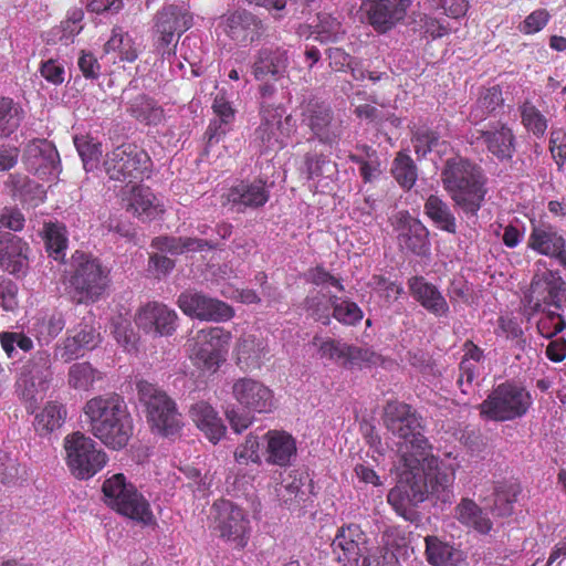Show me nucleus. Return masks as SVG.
<instances>
[{"mask_svg": "<svg viewBox=\"0 0 566 566\" xmlns=\"http://www.w3.org/2000/svg\"><path fill=\"white\" fill-rule=\"evenodd\" d=\"M306 172L308 179L318 181L332 179L337 172L336 164L323 156H308L306 158Z\"/></svg>", "mask_w": 566, "mask_h": 566, "instance_id": "nucleus-58", "label": "nucleus"}, {"mask_svg": "<svg viewBox=\"0 0 566 566\" xmlns=\"http://www.w3.org/2000/svg\"><path fill=\"white\" fill-rule=\"evenodd\" d=\"M333 316L340 323L346 325H355L363 318L360 307L348 300L334 297L332 300Z\"/></svg>", "mask_w": 566, "mask_h": 566, "instance_id": "nucleus-56", "label": "nucleus"}, {"mask_svg": "<svg viewBox=\"0 0 566 566\" xmlns=\"http://www.w3.org/2000/svg\"><path fill=\"white\" fill-rule=\"evenodd\" d=\"M424 211L439 229L455 233V218L442 199L437 196H430L424 203Z\"/></svg>", "mask_w": 566, "mask_h": 566, "instance_id": "nucleus-46", "label": "nucleus"}, {"mask_svg": "<svg viewBox=\"0 0 566 566\" xmlns=\"http://www.w3.org/2000/svg\"><path fill=\"white\" fill-rule=\"evenodd\" d=\"M177 304L184 314L200 321L226 322L234 316L230 305L200 292L181 293Z\"/></svg>", "mask_w": 566, "mask_h": 566, "instance_id": "nucleus-17", "label": "nucleus"}, {"mask_svg": "<svg viewBox=\"0 0 566 566\" xmlns=\"http://www.w3.org/2000/svg\"><path fill=\"white\" fill-rule=\"evenodd\" d=\"M522 123L528 132L536 136H543L547 129L545 117L530 103L522 106Z\"/></svg>", "mask_w": 566, "mask_h": 566, "instance_id": "nucleus-62", "label": "nucleus"}, {"mask_svg": "<svg viewBox=\"0 0 566 566\" xmlns=\"http://www.w3.org/2000/svg\"><path fill=\"white\" fill-rule=\"evenodd\" d=\"M264 461L269 465L287 468L297 457L296 439L284 430H269L264 437Z\"/></svg>", "mask_w": 566, "mask_h": 566, "instance_id": "nucleus-27", "label": "nucleus"}, {"mask_svg": "<svg viewBox=\"0 0 566 566\" xmlns=\"http://www.w3.org/2000/svg\"><path fill=\"white\" fill-rule=\"evenodd\" d=\"M455 464L441 462L436 469L419 465V469L402 465L398 484L390 490L387 500L392 509L410 520L411 506L428 499L450 503L453 496Z\"/></svg>", "mask_w": 566, "mask_h": 566, "instance_id": "nucleus-1", "label": "nucleus"}, {"mask_svg": "<svg viewBox=\"0 0 566 566\" xmlns=\"http://www.w3.org/2000/svg\"><path fill=\"white\" fill-rule=\"evenodd\" d=\"M517 491V488L513 484L496 488L494 493V512L501 516L510 515L513 512Z\"/></svg>", "mask_w": 566, "mask_h": 566, "instance_id": "nucleus-63", "label": "nucleus"}, {"mask_svg": "<svg viewBox=\"0 0 566 566\" xmlns=\"http://www.w3.org/2000/svg\"><path fill=\"white\" fill-rule=\"evenodd\" d=\"M488 149L499 159H510L514 154V136L504 124H497L491 130H481Z\"/></svg>", "mask_w": 566, "mask_h": 566, "instance_id": "nucleus-40", "label": "nucleus"}, {"mask_svg": "<svg viewBox=\"0 0 566 566\" xmlns=\"http://www.w3.org/2000/svg\"><path fill=\"white\" fill-rule=\"evenodd\" d=\"M137 389L151 429L165 437L176 436L182 422L175 401L164 390L148 381H139Z\"/></svg>", "mask_w": 566, "mask_h": 566, "instance_id": "nucleus-8", "label": "nucleus"}, {"mask_svg": "<svg viewBox=\"0 0 566 566\" xmlns=\"http://www.w3.org/2000/svg\"><path fill=\"white\" fill-rule=\"evenodd\" d=\"M66 464L71 473L86 480L94 476L107 463V454L97 443L82 432H74L64 438Z\"/></svg>", "mask_w": 566, "mask_h": 566, "instance_id": "nucleus-14", "label": "nucleus"}, {"mask_svg": "<svg viewBox=\"0 0 566 566\" xmlns=\"http://www.w3.org/2000/svg\"><path fill=\"white\" fill-rule=\"evenodd\" d=\"M153 247L161 252H168L171 254L202 251L206 248H212V245L206 240L174 237L156 238L153 240Z\"/></svg>", "mask_w": 566, "mask_h": 566, "instance_id": "nucleus-45", "label": "nucleus"}, {"mask_svg": "<svg viewBox=\"0 0 566 566\" xmlns=\"http://www.w3.org/2000/svg\"><path fill=\"white\" fill-rule=\"evenodd\" d=\"M455 518L469 528L486 534L492 528L488 514L471 499H462L454 512Z\"/></svg>", "mask_w": 566, "mask_h": 566, "instance_id": "nucleus-41", "label": "nucleus"}, {"mask_svg": "<svg viewBox=\"0 0 566 566\" xmlns=\"http://www.w3.org/2000/svg\"><path fill=\"white\" fill-rule=\"evenodd\" d=\"M295 130V122L281 106L262 104L261 124L255 129L254 142L263 151L282 149Z\"/></svg>", "mask_w": 566, "mask_h": 566, "instance_id": "nucleus-15", "label": "nucleus"}, {"mask_svg": "<svg viewBox=\"0 0 566 566\" xmlns=\"http://www.w3.org/2000/svg\"><path fill=\"white\" fill-rule=\"evenodd\" d=\"M91 321V318L88 321L84 318L83 323L67 332V337L55 349L57 359L69 363L99 344L101 334Z\"/></svg>", "mask_w": 566, "mask_h": 566, "instance_id": "nucleus-23", "label": "nucleus"}, {"mask_svg": "<svg viewBox=\"0 0 566 566\" xmlns=\"http://www.w3.org/2000/svg\"><path fill=\"white\" fill-rule=\"evenodd\" d=\"M91 433L107 448H124L133 434V420L125 401L117 395L91 398L83 408Z\"/></svg>", "mask_w": 566, "mask_h": 566, "instance_id": "nucleus-4", "label": "nucleus"}, {"mask_svg": "<svg viewBox=\"0 0 566 566\" xmlns=\"http://www.w3.org/2000/svg\"><path fill=\"white\" fill-rule=\"evenodd\" d=\"M192 25V15L185 8L176 6L165 7L156 15V30L160 34L161 46H169L175 34H181Z\"/></svg>", "mask_w": 566, "mask_h": 566, "instance_id": "nucleus-29", "label": "nucleus"}, {"mask_svg": "<svg viewBox=\"0 0 566 566\" xmlns=\"http://www.w3.org/2000/svg\"><path fill=\"white\" fill-rule=\"evenodd\" d=\"M224 205H230L235 211H243L247 208H258L269 200V193L262 181L244 182L231 187L224 193Z\"/></svg>", "mask_w": 566, "mask_h": 566, "instance_id": "nucleus-32", "label": "nucleus"}, {"mask_svg": "<svg viewBox=\"0 0 566 566\" xmlns=\"http://www.w3.org/2000/svg\"><path fill=\"white\" fill-rule=\"evenodd\" d=\"M232 396L249 412L266 413L274 408L273 391L253 378L237 379L232 385Z\"/></svg>", "mask_w": 566, "mask_h": 566, "instance_id": "nucleus-21", "label": "nucleus"}, {"mask_svg": "<svg viewBox=\"0 0 566 566\" xmlns=\"http://www.w3.org/2000/svg\"><path fill=\"white\" fill-rule=\"evenodd\" d=\"M103 374L88 363L73 364L67 373L69 386L75 390H90L102 380Z\"/></svg>", "mask_w": 566, "mask_h": 566, "instance_id": "nucleus-48", "label": "nucleus"}, {"mask_svg": "<svg viewBox=\"0 0 566 566\" xmlns=\"http://www.w3.org/2000/svg\"><path fill=\"white\" fill-rule=\"evenodd\" d=\"M231 339L222 327L202 328L188 339V357L198 369L213 374L226 361Z\"/></svg>", "mask_w": 566, "mask_h": 566, "instance_id": "nucleus-10", "label": "nucleus"}, {"mask_svg": "<svg viewBox=\"0 0 566 566\" xmlns=\"http://www.w3.org/2000/svg\"><path fill=\"white\" fill-rule=\"evenodd\" d=\"M234 460L239 465L261 464L260 442L256 436H247L244 442L237 447Z\"/></svg>", "mask_w": 566, "mask_h": 566, "instance_id": "nucleus-57", "label": "nucleus"}, {"mask_svg": "<svg viewBox=\"0 0 566 566\" xmlns=\"http://www.w3.org/2000/svg\"><path fill=\"white\" fill-rule=\"evenodd\" d=\"M7 185L12 196L27 207L35 208L45 200L46 192L43 186L30 180L27 176L10 175Z\"/></svg>", "mask_w": 566, "mask_h": 566, "instance_id": "nucleus-37", "label": "nucleus"}, {"mask_svg": "<svg viewBox=\"0 0 566 566\" xmlns=\"http://www.w3.org/2000/svg\"><path fill=\"white\" fill-rule=\"evenodd\" d=\"M410 4V0H366L360 10L375 30L386 32L406 17Z\"/></svg>", "mask_w": 566, "mask_h": 566, "instance_id": "nucleus-24", "label": "nucleus"}, {"mask_svg": "<svg viewBox=\"0 0 566 566\" xmlns=\"http://www.w3.org/2000/svg\"><path fill=\"white\" fill-rule=\"evenodd\" d=\"M45 245L55 260L64 256L67 247L66 229L61 223H46L44 226Z\"/></svg>", "mask_w": 566, "mask_h": 566, "instance_id": "nucleus-53", "label": "nucleus"}, {"mask_svg": "<svg viewBox=\"0 0 566 566\" xmlns=\"http://www.w3.org/2000/svg\"><path fill=\"white\" fill-rule=\"evenodd\" d=\"M213 511L214 530L220 536L235 547H244L251 531L247 513L229 501L214 504Z\"/></svg>", "mask_w": 566, "mask_h": 566, "instance_id": "nucleus-16", "label": "nucleus"}, {"mask_svg": "<svg viewBox=\"0 0 566 566\" xmlns=\"http://www.w3.org/2000/svg\"><path fill=\"white\" fill-rule=\"evenodd\" d=\"M344 32L337 17L327 12H321L317 14V22L313 25L312 34L319 42H335Z\"/></svg>", "mask_w": 566, "mask_h": 566, "instance_id": "nucleus-50", "label": "nucleus"}, {"mask_svg": "<svg viewBox=\"0 0 566 566\" xmlns=\"http://www.w3.org/2000/svg\"><path fill=\"white\" fill-rule=\"evenodd\" d=\"M527 247L538 254L557 259L566 266V241L553 224L532 221Z\"/></svg>", "mask_w": 566, "mask_h": 566, "instance_id": "nucleus-25", "label": "nucleus"}, {"mask_svg": "<svg viewBox=\"0 0 566 566\" xmlns=\"http://www.w3.org/2000/svg\"><path fill=\"white\" fill-rule=\"evenodd\" d=\"M120 199L126 211L143 221L157 219L165 212L161 199L138 181L126 185L122 189Z\"/></svg>", "mask_w": 566, "mask_h": 566, "instance_id": "nucleus-19", "label": "nucleus"}, {"mask_svg": "<svg viewBox=\"0 0 566 566\" xmlns=\"http://www.w3.org/2000/svg\"><path fill=\"white\" fill-rule=\"evenodd\" d=\"M385 424L388 431L398 439V452L403 467L436 469L441 465L430 451L427 439L421 433L418 417L410 406L402 402H389L385 408Z\"/></svg>", "mask_w": 566, "mask_h": 566, "instance_id": "nucleus-3", "label": "nucleus"}, {"mask_svg": "<svg viewBox=\"0 0 566 566\" xmlns=\"http://www.w3.org/2000/svg\"><path fill=\"white\" fill-rule=\"evenodd\" d=\"M415 151L418 156L424 157L428 153L432 151L434 147H448L444 143H439L436 134L428 128H419L415 132L412 137Z\"/></svg>", "mask_w": 566, "mask_h": 566, "instance_id": "nucleus-61", "label": "nucleus"}, {"mask_svg": "<svg viewBox=\"0 0 566 566\" xmlns=\"http://www.w3.org/2000/svg\"><path fill=\"white\" fill-rule=\"evenodd\" d=\"M103 166L111 179L132 185L149 177L151 160L143 148L127 143L107 153Z\"/></svg>", "mask_w": 566, "mask_h": 566, "instance_id": "nucleus-13", "label": "nucleus"}, {"mask_svg": "<svg viewBox=\"0 0 566 566\" xmlns=\"http://www.w3.org/2000/svg\"><path fill=\"white\" fill-rule=\"evenodd\" d=\"M74 145L86 171L97 168L102 156V144L91 136H75Z\"/></svg>", "mask_w": 566, "mask_h": 566, "instance_id": "nucleus-52", "label": "nucleus"}, {"mask_svg": "<svg viewBox=\"0 0 566 566\" xmlns=\"http://www.w3.org/2000/svg\"><path fill=\"white\" fill-rule=\"evenodd\" d=\"M532 403V396L525 387L506 381L489 394L479 405V410L484 419L502 422L523 417Z\"/></svg>", "mask_w": 566, "mask_h": 566, "instance_id": "nucleus-9", "label": "nucleus"}, {"mask_svg": "<svg viewBox=\"0 0 566 566\" xmlns=\"http://www.w3.org/2000/svg\"><path fill=\"white\" fill-rule=\"evenodd\" d=\"M392 224L398 233L399 245L402 249L417 254L423 252L427 230L419 220L412 218L407 211H399L395 214Z\"/></svg>", "mask_w": 566, "mask_h": 566, "instance_id": "nucleus-31", "label": "nucleus"}, {"mask_svg": "<svg viewBox=\"0 0 566 566\" xmlns=\"http://www.w3.org/2000/svg\"><path fill=\"white\" fill-rule=\"evenodd\" d=\"M190 417L197 428L203 432L212 443L219 442L224 436L226 426L210 403L206 401L193 403L190 408Z\"/></svg>", "mask_w": 566, "mask_h": 566, "instance_id": "nucleus-35", "label": "nucleus"}, {"mask_svg": "<svg viewBox=\"0 0 566 566\" xmlns=\"http://www.w3.org/2000/svg\"><path fill=\"white\" fill-rule=\"evenodd\" d=\"M23 163L29 171L41 179L52 180L61 172L59 153L45 139H33L25 146Z\"/></svg>", "mask_w": 566, "mask_h": 566, "instance_id": "nucleus-18", "label": "nucleus"}, {"mask_svg": "<svg viewBox=\"0 0 566 566\" xmlns=\"http://www.w3.org/2000/svg\"><path fill=\"white\" fill-rule=\"evenodd\" d=\"M411 296L429 313L442 317L449 313V304L439 289L421 276H413L408 281Z\"/></svg>", "mask_w": 566, "mask_h": 566, "instance_id": "nucleus-33", "label": "nucleus"}, {"mask_svg": "<svg viewBox=\"0 0 566 566\" xmlns=\"http://www.w3.org/2000/svg\"><path fill=\"white\" fill-rule=\"evenodd\" d=\"M256 27L255 17L242 10L220 17L216 32L219 39L224 35L237 44H243L253 41Z\"/></svg>", "mask_w": 566, "mask_h": 566, "instance_id": "nucleus-28", "label": "nucleus"}, {"mask_svg": "<svg viewBox=\"0 0 566 566\" xmlns=\"http://www.w3.org/2000/svg\"><path fill=\"white\" fill-rule=\"evenodd\" d=\"M380 357L369 348L349 346L346 354V367H365L377 365Z\"/></svg>", "mask_w": 566, "mask_h": 566, "instance_id": "nucleus-64", "label": "nucleus"}, {"mask_svg": "<svg viewBox=\"0 0 566 566\" xmlns=\"http://www.w3.org/2000/svg\"><path fill=\"white\" fill-rule=\"evenodd\" d=\"M102 491L106 505L118 514L145 526L155 522L149 501L123 473L107 478Z\"/></svg>", "mask_w": 566, "mask_h": 566, "instance_id": "nucleus-7", "label": "nucleus"}, {"mask_svg": "<svg viewBox=\"0 0 566 566\" xmlns=\"http://www.w3.org/2000/svg\"><path fill=\"white\" fill-rule=\"evenodd\" d=\"M91 433L107 448H124L133 434V420L125 401L117 395L91 398L83 408Z\"/></svg>", "mask_w": 566, "mask_h": 566, "instance_id": "nucleus-5", "label": "nucleus"}, {"mask_svg": "<svg viewBox=\"0 0 566 566\" xmlns=\"http://www.w3.org/2000/svg\"><path fill=\"white\" fill-rule=\"evenodd\" d=\"M74 271L69 279V292L77 303L96 302L108 286V271L97 259L76 252Z\"/></svg>", "mask_w": 566, "mask_h": 566, "instance_id": "nucleus-12", "label": "nucleus"}, {"mask_svg": "<svg viewBox=\"0 0 566 566\" xmlns=\"http://www.w3.org/2000/svg\"><path fill=\"white\" fill-rule=\"evenodd\" d=\"M66 408L57 401H48L42 410L35 413L34 428L41 436H46L61 428L66 419Z\"/></svg>", "mask_w": 566, "mask_h": 566, "instance_id": "nucleus-43", "label": "nucleus"}, {"mask_svg": "<svg viewBox=\"0 0 566 566\" xmlns=\"http://www.w3.org/2000/svg\"><path fill=\"white\" fill-rule=\"evenodd\" d=\"M386 551L369 552L366 534L359 525L348 524L340 527L335 535L332 547L339 562L356 566L363 557V566H401L399 558L408 552L407 539L389 531L384 536Z\"/></svg>", "mask_w": 566, "mask_h": 566, "instance_id": "nucleus-2", "label": "nucleus"}, {"mask_svg": "<svg viewBox=\"0 0 566 566\" xmlns=\"http://www.w3.org/2000/svg\"><path fill=\"white\" fill-rule=\"evenodd\" d=\"M135 323L139 329L154 337L170 336L177 329L178 315L163 303L150 302L137 311Z\"/></svg>", "mask_w": 566, "mask_h": 566, "instance_id": "nucleus-20", "label": "nucleus"}, {"mask_svg": "<svg viewBox=\"0 0 566 566\" xmlns=\"http://www.w3.org/2000/svg\"><path fill=\"white\" fill-rule=\"evenodd\" d=\"M52 381L51 355L48 350H38L23 365L15 382V391L25 403L29 412L34 413L44 400Z\"/></svg>", "mask_w": 566, "mask_h": 566, "instance_id": "nucleus-11", "label": "nucleus"}, {"mask_svg": "<svg viewBox=\"0 0 566 566\" xmlns=\"http://www.w3.org/2000/svg\"><path fill=\"white\" fill-rule=\"evenodd\" d=\"M23 118L22 108L11 98H0V139L18 129Z\"/></svg>", "mask_w": 566, "mask_h": 566, "instance_id": "nucleus-51", "label": "nucleus"}, {"mask_svg": "<svg viewBox=\"0 0 566 566\" xmlns=\"http://www.w3.org/2000/svg\"><path fill=\"white\" fill-rule=\"evenodd\" d=\"M302 124L310 128L313 137L325 145L337 144L342 135V124L332 116L329 107L308 103L302 113Z\"/></svg>", "mask_w": 566, "mask_h": 566, "instance_id": "nucleus-22", "label": "nucleus"}, {"mask_svg": "<svg viewBox=\"0 0 566 566\" xmlns=\"http://www.w3.org/2000/svg\"><path fill=\"white\" fill-rule=\"evenodd\" d=\"M0 344L8 357H13L17 348L25 353L33 348L32 339L20 332L0 333Z\"/></svg>", "mask_w": 566, "mask_h": 566, "instance_id": "nucleus-60", "label": "nucleus"}, {"mask_svg": "<svg viewBox=\"0 0 566 566\" xmlns=\"http://www.w3.org/2000/svg\"><path fill=\"white\" fill-rule=\"evenodd\" d=\"M65 321L61 313H44L36 316L30 326V333L40 345L50 344L64 328Z\"/></svg>", "mask_w": 566, "mask_h": 566, "instance_id": "nucleus-42", "label": "nucleus"}, {"mask_svg": "<svg viewBox=\"0 0 566 566\" xmlns=\"http://www.w3.org/2000/svg\"><path fill=\"white\" fill-rule=\"evenodd\" d=\"M564 282H558V284L551 285L547 284L545 290L547 291V295L543 298V302L548 308H541L542 304L539 300L534 303V310L539 312V317L537 319V331L541 336L544 338H553L557 334L566 327V322L562 314L558 312L560 306L558 304V295L562 290Z\"/></svg>", "mask_w": 566, "mask_h": 566, "instance_id": "nucleus-26", "label": "nucleus"}, {"mask_svg": "<svg viewBox=\"0 0 566 566\" xmlns=\"http://www.w3.org/2000/svg\"><path fill=\"white\" fill-rule=\"evenodd\" d=\"M112 326L117 343L128 353L136 350L138 336L133 331L129 318L118 316L113 319Z\"/></svg>", "mask_w": 566, "mask_h": 566, "instance_id": "nucleus-55", "label": "nucleus"}, {"mask_svg": "<svg viewBox=\"0 0 566 566\" xmlns=\"http://www.w3.org/2000/svg\"><path fill=\"white\" fill-rule=\"evenodd\" d=\"M287 50L262 49L253 64V74L256 80H264L266 76L279 78L284 75L287 67Z\"/></svg>", "mask_w": 566, "mask_h": 566, "instance_id": "nucleus-36", "label": "nucleus"}, {"mask_svg": "<svg viewBox=\"0 0 566 566\" xmlns=\"http://www.w3.org/2000/svg\"><path fill=\"white\" fill-rule=\"evenodd\" d=\"M238 366L243 370L261 368L269 356L268 342L255 334H243L234 348Z\"/></svg>", "mask_w": 566, "mask_h": 566, "instance_id": "nucleus-30", "label": "nucleus"}, {"mask_svg": "<svg viewBox=\"0 0 566 566\" xmlns=\"http://www.w3.org/2000/svg\"><path fill=\"white\" fill-rule=\"evenodd\" d=\"M503 104L502 92L499 87L493 86L481 92L475 105L470 113V119L473 123H480L491 114H493Z\"/></svg>", "mask_w": 566, "mask_h": 566, "instance_id": "nucleus-49", "label": "nucleus"}, {"mask_svg": "<svg viewBox=\"0 0 566 566\" xmlns=\"http://www.w3.org/2000/svg\"><path fill=\"white\" fill-rule=\"evenodd\" d=\"M104 53L113 62H134L138 57V50L133 38L120 28H114L112 36L104 45Z\"/></svg>", "mask_w": 566, "mask_h": 566, "instance_id": "nucleus-39", "label": "nucleus"}, {"mask_svg": "<svg viewBox=\"0 0 566 566\" xmlns=\"http://www.w3.org/2000/svg\"><path fill=\"white\" fill-rule=\"evenodd\" d=\"M441 179L454 205L467 216L475 217L485 196L480 168L462 157H452L447 160Z\"/></svg>", "mask_w": 566, "mask_h": 566, "instance_id": "nucleus-6", "label": "nucleus"}, {"mask_svg": "<svg viewBox=\"0 0 566 566\" xmlns=\"http://www.w3.org/2000/svg\"><path fill=\"white\" fill-rule=\"evenodd\" d=\"M424 543L426 557L430 565L457 566L459 554L452 545L433 535L427 536Z\"/></svg>", "mask_w": 566, "mask_h": 566, "instance_id": "nucleus-44", "label": "nucleus"}, {"mask_svg": "<svg viewBox=\"0 0 566 566\" xmlns=\"http://www.w3.org/2000/svg\"><path fill=\"white\" fill-rule=\"evenodd\" d=\"M212 108L217 118L210 123L207 130L209 144L218 142L230 130L235 116V111L223 93L217 94Z\"/></svg>", "mask_w": 566, "mask_h": 566, "instance_id": "nucleus-38", "label": "nucleus"}, {"mask_svg": "<svg viewBox=\"0 0 566 566\" xmlns=\"http://www.w3.org/2000/svg\"><path fill=\"white\" fill-rule=\"evenodd\" d=\"M314 345L318 347V354L322 358H326L345 366L346 354L348 350L347 344L331 338L319 339L315 337Z\"/></svg>", "mask_w": 566, "mask_h": 566, "instance_id": "nucleus-59", "label": "nucleus"}, {"mask_svg": "<svg viewBox=\"0 0 566 566\" xmlns=\"http://www.w3.org/2000/svg\"><path fill=\"white\" fill-rule=\"evenodd\" d=\"M391 170L395 179L402 188H412L417 180V168L410 156L399 153L394 160Z\"/></svg>", "mask_w": 566, "mask_h": 566, "instance_id": "nucleus-54", "label": "nucleus"}, {"mask_svg": "<svg viewBox=\"0 0 566 566\" xmlns=\"http://www.w3.org/2000/svg\"><path fill=\"white\" fill-rule=\"evenodd\" d=\"M28 249L19 237L0 232V266L12 274L22 272L27 265Z\"/></svg>", "mask_w": 566, "mask_h": 566, "instance_id": "nucleus-34", "label": "nucleus"}, {"mask_svg": "<svg viewBox=\"0 0 566 566\" xmlns=\"http://www.w3.org/2000/svg\"><path fill=\"white\" fill-rule=\"evenodd\" d=\"M128 112L147 125H158L164 117L163 108L153 98L142 94L129 103Z\"/></svg>", "mask_w": 566, "mask_h": 566, "instance_id": "nucleus-47", "label": "nucleus"}]
</instances>
